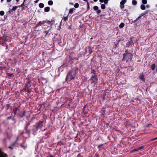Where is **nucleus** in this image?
Here are the masks:
<instances>
[{
  "label": "nucleus",
  "mask_w": 157,
  "mask_h": 157,
  "mask_svg": "<svg viewBox=\"0 0 157 157\" xmlns=\"http://www.w3.org/2000/svg\"><path fill=\"white\" fill-rule=\"evenodd\" d=\"M103 144H99L98 146V148H99L100 147H101V146H102V145H103Z\"/></svg>",
  "instance_id": "09e8293b"
},
{
  "label": "nucleus",
  "mask_w": 157,
  "mask_h": 157,
  "mask_svg": "<svg viewBox=\"0 0 157 157\" xmlns=\"http://www.w3.org/2000/svg\"><path fill=\"white\" fill-rule=\"evenodd\" d=\"M124 26V23H121L119 25V27L120 28H122Z\"/></svg>",
  "instance_id": "5701e85b"
},
{
  "label": "nucleus",
  "mask_w": 157,
  "mask_h": 157,
  "mask_svg": "<svg viewBox=\"0 0 157 157\" xmlns=\"http://www.w3.org/2000/svg\"><path fill=\"white\" fill-rule=\"evenodd\" d=\"M131 44H130V42L128 41L126 43V46L128 48L129 47V46H130V45H131Z\"/></svg>",
  "instance_id": "7c9ffc66"
},
{
  "label": "nucleus",
  "mask_w": 157,
  "mask_h": 157,
  "mask_svg": "<svg viewBox=\"0 0 157 157\" xmlns=\"http://www.w3.org/2000/svg\"><path fill=\"white\" fill-rule=\"evenodd\" d=\"M7 75H8V77H14V75L13 73H8L7 74Z\"/></svg>",
  "instance_id": "dca6fc26"
},
{
  "label": "nucleus",
  "mask_w": 157,
  "mask_h": 157,
  "mask_svg": "<svg viewBox=\"0 0 157 157\" xmlns=\"http://www.w3.org/2000/svg\"><path fill=\"white\" fill-rule=\"evenodd\" d=\"M78 136V134L77 133V134L76 135V136L75 137V138H77V137Z\"/></svg>",
  "instance_id": "0e129e2a"
},
{
  "label": "nucleus",
  "mask_w": 157,
  "mask_h": 157,
  "mask_svg": "<svg viewBox=\"0 0 157 157\" xmlns=\"http://www.w3.org/2000/svg\"><path fill=\"white\" fill-rule=\"evenodd\" d=\"M90 9V6H87V11L89 10Z\"/></svg>",
  "instance_id": "4d7b16f0"
},
{
  "label": "nucleus",
  "mask_w": 157,
  "mask_h": 157,
  "mask_svg": "<svg viewBox=\"0 0 157 157\" xmlns=\"http://www.w3.org/2000/svg\"><path fill=\"white\" fill-rule=\"evenodd\" d=\"M149 11V10H147L144 11L145 13L146 14H147L148 12Z\"/></svg>",
  "instance_id": "864d4df0"
},
{
  "label": "nucleus",
  "mask_w": 157,
  "mask_h": 157,
  "mask_svg": "<svg viewBox=\"0 0 157 157\" xmlns=\"http://www.w3.org/2000/svg\"><path fill=\"white\" fill-rule=\"evenodd\" d=\"M31 81L29 79H27V80L25 84V86L21 91L24 92H26L29 93L31 91V89L30 87L31 86Z\"/></svg>",
  "instance_id": "7ed1b4c3"
},
{
  "label": "nucleus",
  "mask_w": 157,
  "mask_h": 157,
  "mask_svg": "<svg viewBox=\"0 0 157 157\" xmlns=\"http://www.w3.org/2000/svg\"><path fill=\"white\" fill-rule=\"evenodd\" d=\"M129 42H130V43L131 44H134V43H133V40H132V38H131L130 39V41H129Z\"/></svg>",
  "instance_id": "a18cd8bd"
},
{
  "label": "nucleus",
  "mask_w": 157,
  "mask_h": 157,
  "mask_svg": "<svg viewBox=\"0 0 157 157\" xmlns=\"http://www.w3.org/2000/svg\"><path fill=\"white\" fill-rule=\"evenodd\" d=\"M137 148H138V150H141V149H143L144 147L143 146H141L138 147Z\"/></svg>",
  "instance_id": "79ce46f5"
},
{
  "label": "nucleus",
  "mask_w": 157,
  "mask_h": 157,
  "mask_svg": "<svg viewBox=\"0 0 157 157\" xmlns=\"http://www.w3.org/2000/svg\"><path fill=\"white\" fill-rule=\"evenodd\" d=\"M48 4L49 6L52 5L53 4V2L52 0H49L48 2Z\"/></svg>",
  "instance_id": "b1692460"
},
{
  "label": "nucleus",
  "mask_w": 157,
  "mask_h": 157,
  "mask_svg": "<svg viewBox=\"0 0 157 157\" xmlns=\"http://www.w3.org/2000/svg\"><path fill=\"white\" fill-rule=\"evenodd\" d=\"M100 16L103 17L104 19H105L107 20L111 19V17H110L109 16V13L108 16H107L105 14H101L100 15Z\"/></svg>",
  "instance_id": "6e6552de"
},
{
  "label": "nucleus",
  "mask_w": 157,
  "mask_h": 157,
  "mask_svg": "<svg viewBox=\"0 0 157 157\" xmlns=\"http://www.w3.org/2000/svg\"><path fill=\"white\" fill-rule=\"evenodd\" d=\"M26 131V132L28 134H30V130L29 129H28V128H27L26 129H25Z\"/></svg>",
  "instance_id": "473e14b6"
},
{
  "label": "nucleus",
  "mask_w": 157,
  "mask_h": 157,
  "mask_svg": "<svg viewBox=\"0 0 157 157\" xmlns=\"http://www.w3.org/2000/svg\"><path fill=\"white\" fill-rule=\"evenodd\" d=\"M44 122V120L39 121L38 122H36L35 124L33 125L32 130L33 135H35L38 130L42 128Z\"/></svg>",
  "instance_id": "f03ea898"
},
{
  "label": "nucleus",
  "mask_w": 157,
  "mask_h": 157,
  "mask_svg": "<svg viewBox=\"0 0 157 157\" xmlns=\"http://www.w3.org/2000/svg\"><path fill=\"white\" fill-rule=\"evenodd\" d=\"M50 10V8L49 6L45 7L44 8V11L46 12H48Z\"/></svg>",
  "instance_id": "4468645a"
},
{
  "label": "nucleus",
  "mask_w": 157,
  "mask_h": 157,
  "mask_svg": "<svg viewBox=\"0 0 157 157\" xmlns=\"http://www.w3.org/2000/svg\"><path fill=\"white\" fill-rule=\"evenodd\" d=\"M101 11L100 10H97V13L98 14H99L100 13H101Z\"/></svg>",
  "instance_id": "c03bdc74"
},
{
  "label": "nucleus",
  "mask_w": 157,
  "mask_h": 157,
  "mask_svg": "<svg viewBox=\"0 0 157 157\" xmlns=\"http://www.w3.org/2000/svg\"><path fill=\"white\" fill-rule=\"evenodd\" d=\"M108 1L107 0H105L104 2V4H107L108 3Z\"/></svg>",
  "instance_id": "de8ad7c7"
},
{
  "label": "nucleus",
  "mask_w": 157,
  "mask_h": 157,
  "mask_svg": "<svg viewBox=\"0 0 157 157\" xmlns=\"http://www.w3.org/2000/svg\"><path fill=\"white\" fill-rule=\"evenodd\" d=\"M87 6H90V3H89V2H88V1H87Z\"/></svg>",
  "instance_id": "052dcab7"
},
{
  "label": "nucleus",
  "mask_w": 157,
  "mask_h": 157,
  "mask_svg": "<svg viewBox=\"0 0 157 157\" xmlns=\"http://www.w3.org/2000/svg\"><path fill=\"white\" fill-rule=\"evenodd\" d=\"M89 54H90L92 53V52H94V51L90 47L89 48Z\"/></svg>",
  "instance_id": "4be33fe9"
},
{
  "label": "nucleus",
  "mask_w": 157,
  "mask_h": 157,
  "mask_svg": "<svg viewBox=\"0 0 157 157\" xmlns=\"http://www.w3.org/2000/svg\"><path fill=\"white\" fill-rule=\"evenodd\" d=\"M46 157H53V156H52V155H50L49 156V157H48V156H47Z\"/></svg>",
  "instance_id": "774afa93"
},
{
  "label": "nucleus",
  "mask_w": 157,
  "mask_h": 157,
  "mask_svg": "<svg viewBox=\"0 0 157 157\" xmlns=\"http://www.w3.org/2000/svg\"><path fill=\"white\" fill-rule=\"evenodd\" d=\"M132 4L133 5H136L137 4V2L135 0H133L132 2Z\"/></svg>",
  "instance_id": "c85d7f7f"
},
{
  "label": "nucleus",
  "mask_w": 157,
  "mask_h": 157,
  "mask_svg": "<svg viewBox=\"0 0 157 157\" xmlns=\"http://www.w3.org/2000/svg\"><path fill=\"white\" fill-rule=\"evenodd\" d=\"M140 16H141V17H142V16H144V14H143V13H142L141 14H140Z\"/></svg>",
  "instance_id": "69168bd1"
},
{
  "label": "nucleus",
  "mask_w": 157,
  "mask_h": 157,
  "mask_svg": "<svg viewBox=\"0 0 157 157\" xmlns=\"http://www.w3.org/2000/svg\"><path fill=\"white\" fill-rule=\"evenodd\" d=\"M20 6H14L12 8V9L11 10L13 11H15L17 9L18 7H20Z\"/></svg>",
  "instance_id": "a211bd4d"
},
{
  "label": "nucleus",
  "mask_w": 157,
  "mask_h": 157,
  "mask_svg": "<svg viewBox=\"0 0 157 157\" xmlns=\"http://www.w3.org/2000/svg\"><path fill=\"white\" fill-rule=\"evenodd\" d=\"M129 53H131L130 52H128V50L127 49L125 50V53L124 54H128Z\"/></svg>",
  "instance_id": "a19ab883"
},
{
  "label": "nucleus",
  "mask_w": 157,
  "mask_h": 157,
  "mask_svg": "<svg viewBox=\"0 0 157 157\" xmlns=\"http://www.w3.org/2000/svg\"><path fill=\"white\" fill-rule=\"evenodd\" d=\"M7 2H10L12 0H6Z\"/></svg>",
  "instance_id": "680f3d73"
},
{
  "label": "nucleus",
  "mask_w": 157,
  "mask_h": 157,
  "mask_svg": "<svg viewBox=\"0 0 157 157\" xmlns=\"http://www.w3.org/2000/svg\"><path fill=\"white\" fill-rule=\"evenodd\" d=\"M101 7L102 9H104L105 8V4H102L101 5Z\"/></svg>",
  "instance_id": "393cba45"
},
{
  "label": "nucleus",
  "mask_w": 157,
  "mask_h": 157,
  "mask_svg": "<svg viewBox=\"0 0 157 157\" xmlns=\"http://www.w3.org/2000/svg\"><path fill=\"white\" fill-rule=\"evenodd\" d=\"M32 120L31 121H29L28 122H26V124H25L24 128L25 129H26L27 128H28L29 126L30 125L32 121Z\"/></svg>",
  "instance_id": "1a4fd4ad"
},
{
  "label": "nucleus",
  "mask_w": 157,
  "mask_h": 157,
  "mask_svg": "<svg viewBox=\"0 0 157 157\" xmlns=\"http://www.w3.org/2000/svg\"><path fill=\"white\" fill-rule=\"evenodd\" d=\"M95 156H96V157H98V155L97 153H96L95 154Z\"/></svg>",
  "instance_id": "e2e57ef3"
},
{
  "label": "nucleus",
  "mask_w": 157,
  "mask_h": 157,
  "mask_svg": "<svg viewBox=\"0 0 157 157\" xmlns=\"http://www.w3.org/2000/svg\"><path fill=\"white\" fill-rule=\"evenodd\" d=\"M9 45H10V47H13V45L12 44H11V43H10V44H9Z\"/></svg>",
  "instance_id": "3c124183"
},
{
  "label": "nucleus",
  "mask_w": 157,
  "mask_h": 157,
  "mask_svg": "<svg viewBox=\"0 0 157 157\" xmlns=\"http://www.w3.org/2000/svg\"><path fill=\"white\" fill-rule=\"evenodd\" d=\"M123 60H126L127 61L129 59H131L132 58V54L131 53H129L126 54H123Z\"/></svg>",
  "instance_id": "20e7f679"
},
{
  "label": "nucleus",
  "mask_w": 157,
  "mask_h": 157,
  "mask_svg": "<svg viewBox=\"0 0 157 157\" xmlns=\"http://www.w3.org/2000/svg\"><path fill=\"white\" fill-rule=\"evenodd\" d=\"M0 157H8V155L0 151Z\"/></svg>",
  "instance_id": "9b49d317"
},
{
  "label": "nucleus",
  "mask_w": 157,
  "mask_h": 157,
  "mask_svg": "<svg viewBox=\"0 0 157 157\" xmlns=\"http://www.w3.org/2000/svg\"><path fill=\"white\" fill-rule=\"evenodd\" d=\"M86 105H85L83 108L82 113H84V114H86L88 112L87 111L86 109Z\"/></svg>",
  "instance_id": "f8f14e48"
},
{
  "label": "nucleus",
  "mask_w": 157,
  "mask_h": 157,
  "mask_svg": "<svg viewBox=\"0 0 157 157\" xmlns=\"http://www.w3.org/2000/svg\"><path fill=\"white\" fill-rule=\"evenodd\" d=\"M79 4L78 3H76L74 5V7L75 8H77L79 6Z\"/></svg>",
  "instance_id": "72a5a7b5"
},
{
  "label": "nucleus",
  "mask_w": 157,
  "mask_h": 157,
  "mask_svg": "<svg viewBox=\"0 0 157 157\" xmlns=\"http://www.w3.org/2000/svg\"><path fill=\"white\" fill-rule=\"evenodd\" d=\"M127 0H122L120 2V7L121 9L124 8V4L126 2Z\"/></svg>",
  "instance_id": "0eeeda50"
},
{
  "label": "nucleus",
  "mask_w": 157,
  "mask_h": 157,
  "mask_svg": "<svg viewBox=\"0 0 157 157\" xmlns=\"http://www.w3.org/2000/svg\"><path fill=\"white\" fill-rule=\"evenodd\" d=\"M138 150V148H135L134 149H133V150H132V152H134L135 151H137Z\"/></svg>",
  "instance_id": "49530a36"
},
{
  "label": "nucleus",
  "mask_w": 157,
  "mask_h": 157,
  "mask_svg": "<svg viewBox=\"0 0 157 157\" xmlns=\"http://www.w3.org/2000/svg\"><path fill=\"white\" fill-rule=\"evenodd\" d=\"M26 112L25 111H24L21 114L18 113L17 114V116L20 118H22L25 116Z\"/></svg>",
  "instance_id": "9d476101"
},
{
  "label": "nucleus",
  "mask_w": 157,
  "mask_h": 157,
  "mask_svg": "<svg viewBox=\"0 0 157 157\" xmlns=\"http://www.w3.org/2000/svg\"><path fill=\"white\" fill-rule=\"evenodd\" d=\"M141 16H140V15L134 21V22H135L138 20L140 18H141Z\"/></svg>",
  "instance_id": "58836bf2"
},
{
  "label": "nucleus",
  "mask_w": 157,
  "mask_h": 157,
  "mask_svg": "<svg viewBox=\"0 0 157 157\" xmlns=\"http://www.w3.org/2000/svg\"><path fill=\"white\" fill-rule=\"evenodd\" d=\"M51 29H50L48 31H45V33H46V36L49 33Z\"/></svg>",
  "instance_id": "4c0bfd02"
},
{
  "label": "nucleus",
  "mask_w": 157,
  "mask_h": 157,
  "mask_svg": "<svg viewBox=\"0 0 157 157\" xmlns=\"http://www.w3.org/2000/svg\"><path fill=\"white\" fill-rule=\"evenodd\" d=\"M44 4L42 3H40L39 5V6L40 8H43L44 7Z\"/></svg>",
  "instance_id": "f3484780"
},
{
  "label": "nucleus",
  "mask_w": 157,
  "mask_h": 157,
  "mask_svg": "<svg viewBox=\"0 0 157 157\" xmlns=\"http://www.w3.org/2000/svg\"><path fill=\"white\" fill-rule=\"evenodd\" d=\"M142 3L144 4H146L147 3V0H142Z\"/></svg>",
  "instance_id": "2f4dec72"
},
{
  "label": "nucleus",
  "mask_w": 157,
  "mask_h": 157,
  "mask_svg": "<svg viewBox=\"0 0 157 157\" xmlns=\"http://www.w3.org/2000/svg\"><path fill=\"white\" fill-rule=\"evenodd\" d=\"M15 143H13L12 144H11V146H14L15 145Z\"/></svg>",
  "instance_id": "bf43d9fd"
},
{
  "label": "nucleus",
  "mask_w": 157,
  "mask_h": 157,
  "mask_svg": "<svg viewBox=\"0 0 157 157\" xmlns=\"http://www.w3.org/2000/svg\"><path fill=\"white\" fill-rule=\"evenodd\" d=\"M75 10V9L74 8H73L72 9H71L69 10V13L72 14L73 13L74 10Z\"/></svg>",
  "instance_id": "aec40b11"
},
{
  "label": "nucleus",
  "mask_w": 157,
  "mask_h": 157,
  "mask_svg": "<svg viewBox=\"0 0 157 157\" xmlns=\"http://www.w3.org/2000/svg\"><path fill=\"white\" fill-rule=\"evenodd\" d=\"M10 104H7L6 105V110H7L9 108L10 106Z\"/></svg>",
  "instance_id": "cd10ccee"
},
{
  "label": "nucleus",
  "mask_w": 157,
  "mask_h": 157,
  "mask_svg": "<svg viewBox=\"0 0 157 157\" xmlns=\"http://www.w3.org/2000/svg\"><path fill=\"white\" fill-rule=\"evenodd\" d=\"M155 68V64H153L151 66V69L152 70H154Z\"/></svg>",
  "instance_id": "412c9836"
},
{
  "label": "nucleus",
  "mask_w": 157,
  "mask_h": 157,
  "mask_svg": "<svg viewBox=\"0 0 157 157\" xmlns=\"http://www.w3.org/2000/svg\"><path fill=\"white\" fill-rule=\"evenodd\" d=\"M25 0H24L23 3L20 6L21 7V10H24L25 8L24 7V2L25 1Z\"/></svg>",
  "instance_id": "2eb2a0df"
},
{
  "label": "nucleus",
  "mask_w": 157,
  "mask_h": 157,
  "mask_svg": "<svg viewBox=\"0 0 157 157\" xmlns=\"http://www.w3.org/2000/svg\"><path fill=\"white\" fill-rule=\"evenodd\" d=\"M93 8L94 10L97 11L98 9V7L97 6H94Z\"/></svg>",
  "instance_id": "c756f323"
},
{
  "label": "nucleus",
  "mask_w": 157,
  "mask_h": 157,
  "mask_svg": "<svg viewBox=\"0 0 157 157\" xmlns=\"http://www.w3.org/2000/svg\"><path fill=\"white\" fill-rule=\"evenodd\" d=\"M39 1V0H36L34 1V2L35 3H37Z\"/></svg>",
  "instance_id": "13d9d810"
},
{
  "label": "nucleus",
  "mask_w": 157,
  "mask_h": 157,
  "mask_svg": "<svg viewBox=\"0 0 157 157\" xmlns=\"http://www.w3.org/2000/svg\"><path fill=\"white\" fill-rule=\"evenodd\" d=\"M51 28H52V26L54 24V20H52L51 21Z\"/></svg>",
  "instance_id": "37998d69"
},
{
  "label": "nucleus",
  "mask_w": 157,
  "mask_h": 157,
  "mask_svg": "<svg viewBox=\"0 0 157 157\" xmlns=\"http://www.w3.org/2000/svg\"><path fill=\"white\" fill-rule=\"evenodd\" d=\"M68 19V16L67 15V16L63 18V21H66Z\"/></svg>",
  "instance_id": "c9c22d12"
},
{
  "label": "nucleus",
  "mask_w": 157,
  "mask_h": 157,
  "mask_svg": "<svg viewBox=\"0 0 157 157\" xmlns=\"http://www.w3.org/2000/svg\"><path fill=\"white\" fill-rule=\"evenodd\" d=\"M146 7L147 8H149V5H147L146 6Z\"/></svg>",
  "instance_id": "338daca9"
},
{
  "label": "nucleus",
  "mask_w": 157,
  "mask_h": 157,
  "mask_svg": "<svg viewBox=\"0 0 157 157\" xmlns=\"http://www.w3.org/2000/svg\"><path fill=\"white\" fill-rule=\"evenodd\" d=\"M90 80L92 81L91 83H94L95 84H96L98 82V80L97 75L92 76Z\"/></svg>",
  "instance_id": "39448f33"
},
{
  "label": "nucleus",
  "mask_w": 157,
  "mask_h": 157,
  "mask_svg": "<svg viewBox=\"0 0 157 157\" xmlns=\"http://www.w3.org/2000/svg\"><path fill=\"white\" fill-rule=\"evenodd\" d=\"M140 78L144 81H145V79L144 78V76L143 75H140Z\"/></svg>",
  "instance_id": "6ab92c4d"
},
{
  "label": "nucleus",
  "mask_w": 157,
  "mask_h": 157,
  "mask_svg": "<svg viewBox=\"0 0 157 157\" xmlns=\"http://www.w3.org/2000/svg\"><path fill=\"white\" fill-rule=\"evenodd\" d=\"M11 118H12V116H11L9 117H7V120L10 119H11Z\"/></svg>",
  "instance_id": "603ef678"
},
{
  "label": "nucleus",
  "mask_w": 157,
  "mask_h": 157,
  "mask_svg": "<svg viewBox=\"0 0 157 157\" xmlns=\"http://www.w3.org/2000/svg\"><path fill=\"white\" fill-rule=\"evenodd\" d=\"M46 23V21H40L38 22L36 24V26L35 27V28L41 26L42 25Z\"/></svg>",
  "instance_id": "423d86ee"
},
{
  "label": "nucleus",
  "mask_w": 157,
  "mask_h": 157,
  "mask_svg": "<svg viewBox=\"0 0 157 157\" xmlns=\"http://www.w3.org/2000/svg\"><path fill=\"white\" fill-rule=\"evenodd\" d=\"M12 11V10H10L9 11L7 12V13H11V12Z\"/></svg>",
  "instance_id": "8fccbe9b"
},
{
  "label": "nucleus",
  "mask_w": 157,
  "mask_h": 157,
  "mask_svg": "<svg viewBox=\"0 0 157 157\" xmlns=\"http://www.w3.org/2000/svg\"><path fill=\"white\" fill-rule=\"evenodd\" d=\"M155 140H156L155 138H154L153 139H151L150 141H152Z\"/></svg>",
  "instance_id": "6e6d98bb"
},
{
  "label": "nucleus",
  "mask_w": 157,
  "mask_h": 157,
  "mask_svg": "<svg viewBox=\"0 0 157 157\" xmlns=\"http://www.w3.org/2000/svg\"><path fill=\"white\" fill-rule=\"evenodd\" d=\"M105 0H99V1L101 3H103L104 2Z\"/></svg>",
  "instance_id": "5fc2aeb1"
},
{
  "label": "nucleus",
  "mask_w": 157,
  "mask_h": 157,
  "mask_svg": "<svg viewBox=\"0 0 157 157\" xmlns=\"http://www.w3.org/2000/svg\"><path fill=\"white\" fill-rule=\"evenodd\" d=\"M78 70V68L75 67L73 69L70 70L68 73L65 79V81H71L72 80L75 79L76 73Z\"/></svg>",
  "instance_id": "f257e3e1"
},
{
  "label": "nucleus",
  "mask_w": 157,
  "mask_h": 157,
  "mask_svg": "<svg viewBox=\"0 0 157 157\" xmlns=\"http://www.w3.org/2000/svg\"><path fill=\"white\" fill-rule=\"evenodd\" d=\"M4 12L3 11H0V15L2 16L4 14Z\"/></svg>",
  "instance_id": "f704fd0d"
},
{
  "label": "nucleus",
  "mask_w": 157,
  "mask_h": 157,
  "mask_svg": "<svg viewBox=\"0 0 157 157\" xmlns=\"http://www.w3.org/2000/svg\"><path fill=\"white\" fill-rule=\"evenodd\" d=\"M18 110V109L17 107L15 106L14 109H13V112L14 114V117H15L17 114V112Z\"/></svg>",
  "instance_id": "ddd939ff"
},
{
  "label": "nucleus",
  "mask_w": 157,
  "mask_h": 157,
  "mask_svg": "<svg viewBox=\"0 0 157 157\" xmlns=\"http://www.w3.org/2000/svg\"><path fill=\"white\" fill-rule=\"evenodd\" d=\"M140 8L141 10H144L145 9V6L144 5H141L140 6Z\"/></svg>",
  "instance_id": "bb28decb"
},
{
  "label": "nucleus",
  "mask_w": 157,
  "mask_h": 157,
  "mask_svg": "<svg viewBox=\"0 0 157 157\" xmlns=\"http://www.w3.org/2000/svg\"><path fill=\"white\" fill-rule=\"evenodd\" d=\"M51 29H50L48 31H45V33H46V36L49 33Z\"/></svg>",
  "instance_id": "e433bc0d"
},
{
  "label": "nucleus",
  "mask_w": 157,
  "mask_h": 157,
  "mask_svg": "<svg viewBox=\"0 0 157 157\" xmlns=\"http://www.w3.org/2000/svg\"><path fill=\"white\" fill-rule=\"evenodd\" d=\"M96 71L94 69H91V73L92 74H93L94 75H96Z\"/></svg>",
  "instance_id": "a878e982"
},
{
  "label": "nucleus",
  "mask_w": 157,
  "mask_h": 157,
  "mask_svg": "<svg viewBox=\"0 0 157 157\" xmlns=\"http://www.w3.org/2000/svg\"><path fill=\"white\" fill-rule=\"evenodd\" d=\"M45 21H46V23H48V24L49 25H51V23L52 22H51V21H48L47 20H46Z\"/></svg>",
  "instance_id": "ea45409f"
}]
</instances>
